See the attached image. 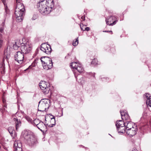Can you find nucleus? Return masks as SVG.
<instances>
[{"label": "nucleus", "mask_w": 151, "mask_h": 151, "mask_svg": "<svg viewBox=\"0 0 151 151\" xmlns=\"http://www.w3.org/2000/svg\"><path fill=\"white\" fill-rule=\"evenodd\" d=\"M25 119L29 122L32 124V119L28 116H26L25 117Z\"/></svg>", "instance_id": "4be33fe9"}, {"label": "nucleus", "mask_w": 151, "mask_h": 151, "mask_svg": "<svg viewBox=\"0 0 151 151\" xmlns=\"http://www.w3.org/2000/svg\"><path fill=\"white\" fill-rule=\"evenodd\" d=\"M22 144L21 142L19 140L16 141L14 143V151H22Z\"/></svg>", "instance_id": "f8f14e48"}, {"label": "nucleus", "mask_w": 151, "mask_h": 151, "mask_svg": "<svg viewBox=\"0 0 151 151\" xmlns=\"http://www.w3.org/2000/svg\"><path fill=\"white\" fill-rule=\"evenodd\" d=\"M2 45H0V49H1V48L2 47Z\"/></svg>", "instance_id": "4c0bfd02"}, {"label": "nucleus", "mask_w": 151, "mask_h": 151, "mask_svg": "<svg viewBox=\"0 0 151 151\" xmlns=\"http://www.w3.org/2000/svg\"><path fill=\"white\" fill-rule=\"evenodd\" d=\"M54 6L53 0H40L37 4L40 13L44 15H47L52 11Z\"/></svg>", "instance_id": "f257e3e1"}, {"label": "nucleus", "mask_w": 151, "mask_h": 151, "mask_svg": "<svg viewBox=\"0 0 151 151\" xmlns=\"http://www.w3.org/2000/svg\"><path fill=\"white\" fill-rule=\"evenodd\" d=\"M121 114V116L122 119V120H124L125 119V116H126V114H127L128 113L126 111H120Z\"/></svg>", "instance_id": "6ab92c4d"}, {"label": "nucleus", "mask_w": 151, "mask_h": 151, "mask_svg": "<svg viewBox=\"0 0 151 151\" xmlns=\"http://www.w3.org/2000/svg\"><path fill=\"white\" fill-rule=\"evenodd\" d=\"M21 46V51L23 53L27 54L32 49V45L28 41L21 43L19 40H17L13 46V48L15 50L17 49Z\"/></svg>", "instance_id": "7ed1b4c3"}, {"label": "nucleus", "mask_w": 151, "mask_h": 151, "mask_svg": "<svg viewBox=\"0 0 151 151\" xmlns=\"http://www.w3.org/2000/svg\"><path fill=\"white\" fill-rule=\"evenodd\" d=\"M50 100L47 99L41 100L39 102L38 110L40 111H43L47 110L50 106Z\"/></svg>", "instance_id": "39448f33"}, {"label": "nucleus", "mask_w": 151, "mask_h": 151, "mask_svg": "<svg viewBox=\"0 0 151 151\" xmlns=\"http://www.w3.org/2000/svg\"><path fill=\"white\" fill-rule=\"evenodd\" d=\"M127 125L126 127V129H131L132 128H134L136 127L134 123L132 122H130L129 121L127 122Z\"/></svg>", "instance_id": "f3484780"}, {"label": "nucleus", "mask_w": 151, "mask_h": 151, "mask_svg": "<svg viewBox=\"0 0 151 151\" xmlns=\"http://www.w3.org/2000/svg\"><path fill=\"white\" fill-rule=\"evenodd\" d=\"M81 18L82 19H83L84 20H85V17L84 16L82 17Z\"/></svg>", "instance_id": "f704fd0d"}, {"label": "nucleus", "mask_w": 151, "mask_h": 151, "mask_svg": "<svg viewBox=\"0 0 151 151\" xmlns=\"http://www.w3.org/2000/svg\"><path fill=\"white\" fill-rule=\"evenodd\" d=\"M130 117L128 114H126V116H125V119L124 120H127L128 121H129Z\"/></svg>", "instance_id": "cd10ccee"}, {"label": "nucleus", "mask_w": 151, "mask_h": 151, "mask_svg": "<svg viewBox=\"0 0 151 151\" xmlns=\"http://www.w3.org/2000/svg\"><path fill=\"white\" fill-rule=\"evenodd\" d=\"M132 151H138L137 149L135 148H133Z\"/></svg>", "instance_id": "c9c22d12"}, {"label": "nucleus", "mask_w": 151, "mask_h": 151, "mask_svg": "<svg viewBox=\"0 0 151 151\" xmlns=\"http://www.w3.org/2000/svg\"><path fill=\"white\" fill-rule=\"evenodd\" d=\"M35 66L34 65H30L29 67L27 68L26 70H27L28 69H31L32 68V67H34Z\"/></svg>", "instance_id": "2f4dec72"}, {"label": "nucleus", "mask_w": 151, "mask_h": 151, "mask_svg": "<svg viewBox=\"0 0 151 151\" xmlns=\"http://www.w3.org/2000/svg\"><path fill=\"white\" fill-rule=\"evenodd\" d=\"M3 43V40L0 38V45H2Z\"/></svg>", "instance_id": "473e14b6"}, {"label": "nucleus", "mask_w": 151, "mask_h": 151, "mask_svg": "<svg viewBox=\"0 0 151 151\" xmlns=\"http://www.w3.org/2000/svg\"><path fill=\"white\" fill-rule=\"evenodd\" d=\"M78 38L76 39V41L75 42H73V45L74 46H77L78 44Z\"/></svg>", "instance_id": "b1692460"}, {"label": "nucleus", "mask_w": 151, "mask_h": 151, "mask_svg": "<svg viewBox=\"0 0 151 151\" xmlns=\"http://www.w3.org/2000/svg\"><path fill=\"white\" fill-rule=\"evenodd\" d=\"M146 104H148L149 106L151 107V100L149 101H147Z\"/></svg>", "instance_id": "c756f323"}, {"label": "nucleus", "mask_w": 151, "mask_h": 151, "mask_svg": "<svg viewBox=\"0 0 151 151\" xmlns=\"http://www.w3.org/2000/svg\"><path fill=\"white\" fill-rule=\"evenodd\" d=\"M51 124L49 125L48 126L50 127H53L55 124V117L53 116L52 118H51V120L50 121Z\"/></svg>", "instance_id": "a211bd4d"}, {"label": "nucleus", "mask_w": 151, "mask_h": 151, "mask_svg": "<svg viewBox=\"0 0 151 151\" xmlns=\"http://www.w3.org/2000/svg\"><path fill=\"white\" fill-rule=\"evenodd\" d=\"M70 66L73 69L75 77L76 78V80L77 81L78 78H77L76 73L77 71L79 73L83 72L84 71L83 68L81 64L78 63L77 62H73L71 63L70 65Z\"/></svg>", "instance_id": "0eeeda50"}, {"label": "nucleus", "mask_w": 151, "mask_h": 151, "mask_svg": "<svg viewBox=\"0 0 151 151\" xmlns=\"http://www.w3.org/2000/svg\"><path fill=\"white\" fill-rule=\"evenodd\" d=\"M5 13L6 14H8L9 12V10L7 9V7L5 8Z\"/></svg>", "instance_id": "7c9ffc66"}, {"label": "nucleus", "mask_w": 151, "mask_h": 151, "mask_svg": "<svg viewBox=\"0 0 151 151\" xmlns=\"http://www.w3.org/2000/svg\"><path fill=\"white\" fill-rule=\"evenodd\" d=\"M13 121L15 124L16 129L17 130L21 126V122L19 119L16 117L13 118Z\"/></svg>", "instance_id": "2eb2a0df"}, {"label": "nucleus", "mask_w": 151, "mask_h": 151, "mask_svg": "<svg viewBox=\"0 0 151 151\" xmlns=\"http://www.w3.org/2000/svg\"><path fill=\"white\" fill-rule=\"evenodd\" d=\"M117 18L114 16H110L108 19H106V22L107 24L109 25H112L116 24Z\"/></svg>", "instance_id": "ddd939ff"}, {"label": "nucleus", "mask_w": 151, "mask_h": 151, "mask_svg": "<svg viewBox=\"0 0 151 151\" xmlns=\"http://www.w3.org/2000/svg\"><path fill=\"white\" fill-rule=\"evenodd\" d=\"M116 126L118 133H124L125 132L126 125L124 122L122 120L117 121Z\"/></svg>", "instance_id": "6e6552de"}, {"label": "nucleus", "mask_w": 151, "mask_h": 151, "mask_svg": "<svg viewBox=\"0 0 151 151\" xmlns=\"http://www.w3.org/2000/svg\"><path fill=\"white\" fill-rule=\"evenodd\" d=\"M40 49L47 54H50L52 51L50 46L45 43H43L41 44L40 47Z\"/></svg>", "instance_id": "9d476101"}, {"label": "nucleus", "mask_w": 151, "mask_h": 151, "mask_svg": "<svg viewBox=\"0 0 151 151\" xmlns=\"http://www.w3.org/2000/svg\"><path fill=\"white\" fill-rule=\"evenodd\" d=\"M2 2L4 4L5 0H2Z\"/></svg>", "instance_id": "e433bc0d"}, {"label": "nucleus", "mask_w": 151, "mask_h": 151, "mask_svg": "<svg viewBox=\"0 0 151 151\" xmlns=\"http://www.w3.org/2000/svg\"><path fill=\"white\" fill-rule=\"evenodd\" d=\"M22 0H16L17 4L15 10V14L16 21L20 22L23 19L24 15V7L23 4L21 3Z\"/></svg>", "instance_id": "f03ea898"}, {"label": "nucleus", "mask_w": 151, "mask_h": 151, "mask_svg": "<svg viewBox=\"0 0 151 151\" xmlns=\"http://www.w3.org/2000/svg\"><path fill=\"white\" fill-rule=\"evenodd\" d=\"M40 122V121L39 119H35L32 122V124L34 125H35L37 126Z\"/></svg>", "instance_id": "aec40b11"}, {"label": "nucleus", "mask_w": 151, "mask_h": 151, "mask_svg": "<svg viewBox=\"0 0 151 151\" xmlns=\"http://www.w3.org/2000/svg\"><path fill=\"white\" fill-rule=\"evenodd\" d=\"M145 96L147 100H150L151 99V95L148 93H146L145 95Z\"/></svg>", "instance_id": "5701e85b"}, {"label": "nucleus", "mask_w": 151, "mask_h": 151, "mask_svg": "<svg viewBox=\"0 0 151 151\" xmlns=\"http://www.w3.org/2000/svg\"><path fill=\"white\" fill-rule=\"evenodd\" d=\"M137 128L136 127L132 128L131 129H127V130H125V132L127 134L129 135L130 137H132L135 135L137 132Z\"/></svg>", "instance_id": "4468645a"}, {"label": "nucleus", "mask_w": 151, "mask_h": 151, "mask_svg": "<svg viewBox=\"0 0 151 151\" xmlns=\"http://www.w3.org/2000/svg\"><path fill=\"white\" fill-rule=\"evenodd\" d=\"M97 61L96 60H95V59L94 60H93L92 62H91V63L92 64H93L94 65H96V64H97L98 63H97Z\"/></svg>", "instance_id": "c85d7f7f"}, {"label": "nucleus", "mask_w": 151, "mask_h": 151, "mask_svg": "<svg viewBox=\"0 0 151 151\" xmlns=\"http://www.w3.org/2000/svg\"><path fill=\"white\" fill-rule=\"evenodd\" d=\"M37 127L42 132H44L45 129L46 128L45 124L42 122H41Z\"/></svg>", "instance_id": "dca6fc26"}, {"label": "nucleus", "mask_w": 151, "mask_h": 151, "mask_svg": "<svg viewBox=\"0 0 151 151\" xmlns=\"http://www.w3.org/2000/svg\"><path fill=\"white\" fill-rule=\"evenodd\" d=\"M40 60L44 69L47 70L51 69L52 67V63L51 58L44 57L40 58Z\"/></svg>", "instance_id": "423d86ee"}, {"label": "nucleus", "mask_w": 151, "mask_h": 151, "mask_svg": "<svg viewBox=\"0 0 151 151\" xmlns=\"http://www.w3.org/2000/svg\"><path fill=\"white\" fill-rule=\"evenodd\" d=\"M24 54L20 51L17 52L15 54L14 58L15 60L19 63L21 64L22 63L24 58Z\"/></svg>", "instance_id": "9b49d317"}, {"label": "nucleus", "mask_w": 151, "mask_h": 151, "mask_svg": "<svg viewBox=\"0 0 151 151\" xmlns=\"http://www.w3.org/2000/svg\"><path fill=\"white\" fill-rule=\"evenodd\" d=\"M1 146L0 145V148H1Z\"/></svg>", "instance_id": "79ce46f5"}, {"label": "nucleus", "mask_w": 151, "mask_h": 151, "mask_svg": "<svg viewBox=\"0 0 151 151\" xmlns=\"http://www.w3.org/2000/svg\"><path fill=\"white\" fill-rule=\"evenodd\" d=\"M40 88L42 92L45 94H47L50 90L49 84L44 81H41L39 84Z\"/></svg>", "instance_id": "1a4fd4ad"}, {"label": "nucleus", "mask_w": 151, "mask_h": 151, "mask_svg": "<svg viewBox=\"0 0 151 151\" xmlns=\"http://www.w3.org/2000/svg\"><path fill=\"white\" fill-rule=\"evenodd\" d=\"M86 26V25H85V26H84V25H83V26H82V28H83V27H84V26H85V27Z\"/></svg>", "instance_id": "58836bf2"}, {"label": "nucleus", "mask_w": 151, "mask_h": 151, "mask_svg": "<svg viewBox=\"0 0 151 151\" xmlns=\"http://www.w3.org/2000/svg\"><path fill=\"white\" fill-rule=\"evenodd\" d=\"M23 137L27 143L32 145L37 143V141L32 133L29 131H24L22 132Z\"/></svg>", "instance_id": "20e7f679"}, {"label": "nucleus", "mask_w": 151, "mask_h": 151, "mask_svg": "<svg viewBox=\"0 0 151 151\" xmlns=\"http://www.w3.org/2000/svg\"><path fill=\"white\" fill-rule=\"evenodd\" d=\"M4 33V27H1L0 28V35H2Z\"/></svg>", "instance_id": "a878e982"}, {"label": "nucleus", "mask_w": 151, "mask_h": 151, "mask_svg": "<svg viewBox=\"0 0 151 151\" xmlns=\"http://www.w3.org/2000/svg\"><path fill=\"white\" fill-rule=\"evenodd\" d=\"M103 32H111V34H112V32L111 31H103Z\"/></svg>", "instance_id": "72a5a7b5"}, {"label": "nucleus", "mask_w": 151, "mask_h": 151, "mask_svg": "<svg viewBox=\"0 0 151 151\" xmlns=\"http://www.w3.org/2000/svg\"><path fill=\"white\" fill-rule=\"evenodd\" d=\"M80 27L81 29V30L83 31L86 30V31H88L90 30V28L89 27H86L85 28V29H83L82 28V25L81 24H80Z\"/></svg>", "instance_id": "393cba45"}, {"label": "nucleus", "mask_w": 151, "mask_h": 151, "mask_svg": "<svg viewBox=\"0 0 151 151\" xmlns=\"http://www.w3.org/2000/svg\"><path fill=\"white\" fill-rule=\"evenodd\" d=\"M5 69V65L4 63H2L1 64V70H2L4 71Z\"/></svg>", "instance_id": "bb28decb"}, {"label": "nucleus", "mask_w": 151, "mask_h": 151, "mask_svg": "<svg viewBox=\"0 0 151 151\" xmlns=\"http://www.w3.org/2000/svg\"><path fill=\"white\" fill-rule=\"evenodd\" d=\"M0 143H1V144H2V142L1 141L0 142Z\"/></svg>", "instance_id": "a19ab883"}, {"label": "nucleus", "mask_w": 151, "mask_h": 151, "mask_svg": "<svg viewBox=\"0 0 151 151\" xmlns=\"http://www.w3.org/2000/svg\"><path fill=\"white\" fill-rule=\"evenodd\" d=\"M107 79V78L106 79L104 78V80H103V81H104V79Z\"/></svg>", "instance_id": "ea45409f"}, {"label": "nucleus", "mask_w": 151, "mask_h": 151, "mask_svg": "<svg viewBox=\"0 0 151 151\" xmlns=\"http://www.w3.org/2000/svg\"><path fill=\"white\" fill-rule=\"evenodd\" d=\"M4 55L7 58L10 55V52L9 51H8L7 49H6L4 50Z\"/></svg>", "instance_id": "412c9836"}]
</instances>
